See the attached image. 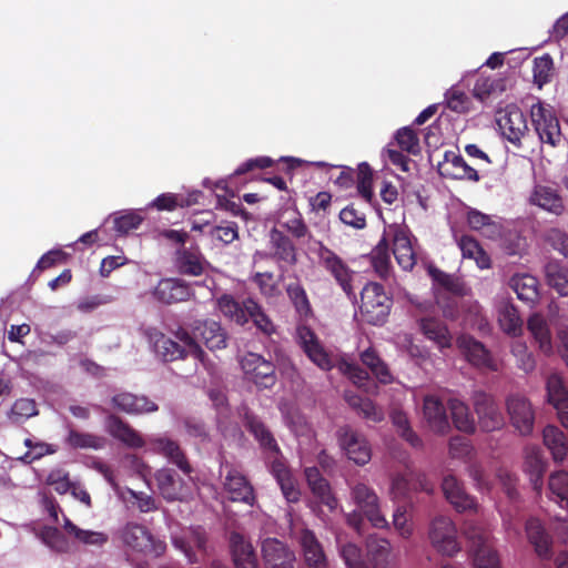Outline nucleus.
Segmentation results:
<instances>
[{"mask_svg":"<svg viewBox=\"0 0 568 568\" xmlns=\"http://www.w3.org/2000/svg\"><path fill=\"white\" fill-rule=\"evenodd\" d=\"M296 338L307 357L321 369L329 371L337 365L338 371L347 375L355 385L365 387L368 379L367 373L344 358L337 361L336 357L328 354L314 332L307 326L301 325L297 327Z\"/></svg>","mask_w":568,"mask_h":568,"instance_id":"1","label":"nucleus"},{"mask_svg":"<svg viewBox=\"0 0 568 568\" xmlns=\"http://www.w3.org/2000/svg\"><path fill=\"white\" fill-rule=\"evenodd\" d=\"M244 418L248 430L254 435L261 447L274 456L271 464V471L277 480L283 496L288 503H295L300 498V491L296 489L294 480L291 476L284 462L277 458L280 453L278 446L268 432V429L253 415H250L247 410L244 412Z\"/></svg>","mask_w":568,"mask_h":568,"instance_id":"2","label":"nucleus"},{"mask_svg":"<svg viewBox=\"0 0 568 568\" xmlns=\"http://www.w3.org/2000/svg\"><path fill=\"white\" fill-rule=\"evenodd\" d=\"M146 337L155 354L163 361H174L189 355L200 361L203 359L202 348L184 328H179L175 333L180 343L170 339L156 328H149Z\"/></svg>","mask_w":568,"mask_h":568,"instance_id":"3","label":"nucleus"},{"mask_svg":"<svg viewBox=\"0 0 568 568\" xmlns=\"http://www.w3.org/2000/svg\"><path fill=\"white\" fill-rule=\"evenodd\" d=\"M385 245H393V254L398 265L404 271L413 270L417 261V240L408 230L407 226L402 224H389L384 229L382 237Z\"/></svg>","mask_w":568,"mask_h":568,"instance_id":"4","label":"nucleus"},{"mask_svg":"<svg viewBox=\"0 0 568 568\" xmlns=\"http://www.w3.org/2000/svg\"><path fill=\"white\" fill-rule=\"evenodd\" d=\"M534 129L541 143L556 148L561 143L562 134L559 120L550 104L537 101L530 106Z\"/></svg>","mask_w":568,"mask_h":568,"instance_id":"5","label":"nucleus"},{"mask_svg":"<svg viewBox=\"0 0 568 568\" xmlns=\"http://www.w3.org/2000/svg\"><path fill=\"white\" fill-rule=\"evenodd\" d=\"M361 312L365 321L373 325L382 324L389 313V298L382 285L368 283L361 293Z\"/></svg>","mask_w":568,"mask_h":568,"instance_id":"6","label":"nucleus"},{"mask_svg":"<svg viewBox=\"0 0 568 568\" xmlns=\"http://www.w3.org/2000/svg\"><path fill=\"white\" fill-rule=\"evenodd\" d=\"M316 254L323 267L335 278L342 290L349 296L355 297L353 280L355 272L352 271L347 264L337 256L332 250L323 245L321 242H315Z\"/></svg>","mask_w":568,"mask_h":568,"instance_id":"7","label":"nucleus"},{"mask_svg":"<svg viewBox=\"0 0 568 568\" xmlns=\"http://www.w3.org/2000/svg\"><path fill=\"white\" fill-rule=\"evenodd\" d=\"M509 420L521 436H529L534 430L535 409L530 400L521 395H510L506 400Z\"/></svg>","mask_w":568,"mask_h":568,"instance_id":"8","label":"nucleus"},{"mask_svg":"<svg viewBox=\"0 0 568 568\" xmlns=\"http://www.w3.org/2000/svg\"><path fill=\"white\" fill-rule=\"evenodd\" d=\"M337 440L348 459L355 464L365 465L371 460L372 449L367 439L349 426L341 427L337 430Z\"/></svg>","mask_w":568,"mask_h":568,"instance_id":"9","label":"nucleus"},{"mask_svg":"<svg viewBox=\"0 0 568 568\" xmlns=\"http://www.w3.org/2000/svg\"><path fill=\"white\" fill-rule=\"evenodd\" d=\"M245 376L260 388H270L276 382L274 365L256 353H247L241 359Z\"/></svg>","mask_w":568,"mask_h":568,"instance_id":"10","label":"nucleus"},{"mask_svg":"<svg viewBox=\"0 0 568 568\" xmlns=\"http://www.w3.org/2000/svg\"><path fill=\"white\" fill-rule=\"evenodd\" d=\"M42 542L55 552H73L84 546H102L106 535H38Z\"/></svg>","mask_w":568,"mask_h":568,"instance_id":"11","label":"nucleus"},{"mask_svg":"<svg viewBox=\"0 0 568 568\" xmlns=\"http://www.w3.org/2000/svg\"><path fill=\"white\" fill-rule=\"evenodd\" d=\"M155 480L160 493L168 500H183L192 494L191 480L181 478L172 469H159Z\"/></svg>","mask_w":568,"mask_h":568,"instance_id":"12","label":"nucleus"},{"mask_svg":"<svg viewBox=\"0 0 568 568\" xmlns=\"http://www.w3.org/2000/svg\"><path fill=\"white\" fill-rule=\"evenodd\" d=\"M497 122L501 134L515 145H519L528 132L526 116L516 105H508Z\"/></svg>","mask_w":568,"mask_h":568,"instance_id":"13","label":"nucleus"},{"mask_svg":"<svg viewBox=\"0 0 568 568\" xmlns=\"http://www.w3.org/2000/svg\"><path fill=\"white\" fill-rule=\"evenodd\" d=\"M474 406L483 430L493 432L504 425V417L491 396L485 393H476Z\"/></svg>","mask_w":568,"mask_h":568,"instance_id":"14","label":"nucleus"},{"mask_svg":"<svg viewBox=\"0 0 568 568\" xmlns=\"http://www.w3.org/2000/svg\"><path fill=\"white\" fill-rule=\"evenodd\" d=\"M352 497L355 504L365 513L374 528H387V521L378 510V498L369 487L364 484L355 485Z\"/></svg>","mask_w":568,"mask_h":568,"instance_id":"15","label":"nucleus"},{"mask_svg":"<svg viewBox=\"0 0 568 568\" xmlns=\"http://www.w3.org/2000/svg\"><path fill=\"white\" fill-rule=\"evenodd\" d=\"M547 402L556 409L564 427L568 429V389L559 374H551L546 379Z\"/></svg>","mask_w":568,"mask_h":568,"instance_id":"16","label":"nucleus"},{"mask_svg":"<svg viewBox=\"0 0 568 568\" xmlns=\"http://www.w3.org/2000/svg\"><path fill=\"white\" fill-rule=\"evenodd\" d=\"M527 201L530 205L537 206L556 216L565 212V204L560 194L556 189L548 185L535 184Z\"/></svg>","mask_w":568,"mask_h":568,"instance_id":"17","label":"nucleus"},{"mask_svg":"<svg viewBox=\"0 0 568 568\" xmlns=\"http://www.w3.org/2000/svg\"><path fill=\"white\" fill-rule=\"evenodd\" d=\"M191 337L199 344L202 342L207 348L221 349L226 346V334L221 324L215 321H197L192 327Z\"/></svg>","mask_w":568,"mask_h":568,"instance_id":"18","label":"nucleus"},{"mask_svg":"<svg viewBox=\"0 0 568 568\" xmlns=\"http://www.w3.org/2000/svg\"><path fill=\"white\" fill-rule=\"evenodd\" d=\"M262 555L266 568H293L294 552L276 538H266L262 542Z\"/></svg>","mask_w":568,"mask_h":568,"instance_id":"19","label":"nucleus"},{"mask_svg":"<svg viewBox=\"0 0 568 568\" xmlns=\"http://www.w3.org/2000/svg\"><path fill=\"white\" fill-rule=\"evenodd\" d=\"M172 544L190 564L202 562L209 554L207 535H172Z\"/></svg>","mask_w":568,"mask_h":568,"instance_id":"20","label":"nucleus"},{"mask_svg":"<svg viewBox=\"0 0 568 568\" xmlns=\"http://www.w3.org/2000/svg\"><path fill=\"white\" fill-rule=\"evenodd\" d=\"M193 295L191 286L179 278H163L153 291V296L161 303L184 302Z\"/></svg>","mask_w":568,"mask_h":568,"instance_id":"21","label":"nucleus"},{"mask_svg":"<svg viewBox=\"0 0 568 568\" xmlns=\"http://www.w3.org/2000/svg\"><path fill=\"white\" fill-rule=\"evenodd\" d=\"M457 344L466 359L474 366L490 371L497 369V364L481 343L470 336L463 335L457 339Z\"/></svg>","mask_w":568,"mask_h":568,"instance_id":"22","label":"nucleus"},{"mask_svg":"<svg viewBox=\"0 0 568 568\" xmlns=\"http://www.w3.org/2000/svg\"><path fill=\"white\" fill-rule=\"evenodd\" d=\"M174 264L179 273L189 276H200L209 266L199 248L186 247L176 251Z\"/></svg>","mask_w":568,"mask_h":568,"instance_id":"23","label":"nucleus"},{"mask_svg":"<svg viewBox=\"0 0 568 568\" xmlns=\"http://www.w3.org/2000/svg\"><path fill=\"white\" fill-rule=\"evenodd\" d=\"M527 328L538 351L545 356H551L555 353V347L546 318L538 313L532 314L527 321Z\"/></svg>","mask_w":568,"mask_h":568,"instance_id":"24","label":"nucleus"},{"mask_svg":"<svg viewBox=\"0 0 568 568\" xmlns=\"http://www.w3.org/2000/svg\"><path fill=\"white\" fill-rule=\"evenodd\" d=\"M224 489L233 501L252 505L254 501L253 488L246 478L235 468H230L224 480Z\"/></svg>","mask_w":568,"mask_h":568,"instance_id":"25","label":"nucleus"},{"mask_svg":"<svg viewBox=\"0 0 568 568\" xmlns=\"http://www.w3.org/2000/svg\"><path fill=\"white\" fill-rule=\"evenodd\" d=\"M114 408L130 415L148 414L158 410V405L145 396L122 392L112 397Z\"/></svg>","mask_w":568,"mask_h":568,"instance_id":"26","label":"nucleus"},{"mask_svg":"<svg viewBox=\"0 0 568 568\" xmlns=\"http://www.w3.org/2000/svg\"><path fill=\"white\" fill-rule=\"evenodd\" d=\"M495 310L498 325L504 333L511 336H517L521 333L523 322L517 310L508 298H498L495 303Z\"/></svg>","mask_w":568,"mask_h":568,"instance_id":"27","label":"nucleus"},{"mask_svg":"<svg viewBox=\"0 0 568 568\" xmlns=\"http://www.w3.org/2000/svg\"><path fill=\"white\" fill-rule=\"evenodd\" d=\"M442 175L455 180L479 181V174L476 169L470 166L463 156L455 153H446L445 160L440 165Z\"/></svg>","mask_w":568,"mask_h":568,"instance_id":"28","label":"nucleus"},{"mask_svg":"<svg viewBox=\"0 0 568 568\" xmlns=\"http://www.w3.org/2000/svg\"><path fill=\"white\" fill-rule=\"evenodd\" d=\"M150 444L154 453L166 457L171 463L175 464L185 475H190L192 469L186 462L184 454L176 442L165 436H155L150 438Z\"/></svg>","mask_w":568,"mask_h":568,"instance_id":"29","label":"nucleus"},{"mask_svg":"<svg viewBox=\"0 0 568 568\" xmlns=\"http://www.w3.org/2000/svg\"><path fill=\"white\" fill-rule=\"evenodd\" d=\"M105 428L113 438L130 448H142L145 445L142 435L116 416L108 417Z\"/></svg>","mask_w":568,"mask_h":568,"instance_id":"30","label":"nucleus"},{"mask_svg":"<svg viewBox=\"0 0 568 568\" xmlns=\"http://www.w3.org/2000/svg\"><path fill=\"white\" fill-rule=\"evenodd\" d=\"M230 548L236 568H258L254 547L245 535H231Z\"/></svg>","mask_w":568,"mask_h":568,"instance_id":"31","label":"nucleus"},{"mask_svg":"<svg viewBox=\"0 0 568 568\" xmlns=\"http://www.w3.org/2000/svg\"><path fill=\"white\" fill-rule=\"evenodd\" d=\"M419 329L423 335L432 341L440 352L450 348L453 345V336L448 327L437 318L423 317L419 320Z\"/></svg>","mask_w":568,"mask_h":568,"instance_id":"32","label":"nucleus"},{"mask_svg":"<svg viewBox=\"0 0 568 568\" xmlns=\"http://www.w3.org/2000/svg\"><path fill=\"white\" fill-rule=\"evenodd\" d=\"M475 568H500L499 558L488 544L486 535H469Z\"/></svg>","mask_w":568,"mask_h":568,"instance_id":"33","label":"nucleus"},{"mask_svg":"<svg viewBox=\"0 0 568 568\" xmlns=\"http://www.w3.org/2000/svg\"><path fill=\"white\" fill-rule=\"evenodd\" d=\"M423 413L433 432L444 434L449 428L445 407L436 396L427 395L424 398Z\"/></svg>","mask_w":568,"mask_h":568,"instance_id":"34","label":"nucleus"},{"mask_svg":"<svg viewBox=\"0 0 568 568\" xmlns=\"http://www.w3.org/2000/svg\"><path fill=\"white\" fill-rule=\"evenodd\" d=\"M160 535H123L124 544L136 552L159 557L164 554L166 545Z\"/></svg>","mask_w":568,"mask_h":568,"instance_id":"35","label":"nucleus"},{"mask_svg":"<svg viewBox=\"0 0 568 568\" xmlns=\"http://www.w3.org/2000/svg\"><path fill=\"white\" fill-rule=\"evenodd\" d=\"M285 424L296 437L301 449L313 442V429L305 417L297 409H283Z\"/></svg>","mask_w":568,"mask_h":568,"instance_id":"36","label":"nucleus"},{"mask_svg":"<svg viewBox=\"0 0 568 568\" xmlns=\"http://www.w3.org/2000/svg\"><path fill=\"white\" fill-rule=\"evenodd\" d=\"M305 476L312 493L318 501L326 506L329 511L335 510L337 501L334 496H332L329 486L321 476L318 469L316 467H308L305 469Z\"/></svg>","mask_w":568,"mask_h":568,"instance_id":"37","label":"nucleus"},{"mask_svg":"<svg viewBox=\"0 0 568 568\" xmlns=\"http://www.w3.org/2000/svg\"><path fill=\"white\" fill-rule=\"evenodd\" d=\"M508 81L500 74L484 75L480 74L474 85L473 94L480 101L491 97H497L506 91Z\"/></svg>","mask_w":568,"mask_h":568,"instance_id":"38","label":"nucleus"},{"mask_svg":"<svg viewBox=\"0 0 568 568\" xmlns=\"http://www.w3.org/2000/svg\"><path fill=\"white\" fill-rule=\"evenodd\" d=\"M272 256L286 264L296 262V251L292 241L277 229H272L268 234Z\"/></svg>","mask_w":568,"mask_h":568,"instance_id":"39","label":"nucleus"},{"mask_svg":"<svg viewBox=\"0 0 568 568\" xmlns=\"http://www.w3.org/2000/svg\"><path fill=\"white\" fill-rule=\"evenodd\" d=\"M443 491L447 500L458 510L464 511L475 506V500L465 493L454 476H446L443 480Z\"/></svg>","mask_w":568,"mask_h":568,"instance_id":"40","label":"nucleus"},{"mask_svg":"<svg viewBox=\"0 0 568 568\" xmlns=\"http://www.w3.org/2000/svg\"><path fill=\"white\" fill-rule=\"evenodd\" d=\"M544 445L550 452L555 462H562L568 453V437L554 425H548L542 430Z\"/></svg>","mask_w":568,"mask_h":568,"instance_id":"41","label":"nucleus"},{"mask_svg":"<svg viewBox=\"0 0 568 568\" xmlns=\"http://www.w3.org/2000/svg\"><path fill=\"white\" fill-rule=\"evenodd\" d=\"M546 463L538 447H527L525 450L524 470L529 476L530 481L536 490L542 485V475L545 473Z\"/></svg>","mask_w":568,"mask_h":568,"instance_id":"42","label":"nucleus"},{"mask_svg":"<svg viewBox=\"0 0 568 568\" xmlns=\"http://www.w3.org/2000/svg\"><path fill=\"white\" fill-rule=\"evenodd\" d=\"M366 546L373 568H389L390 544L387 539L377 538V535H369Z\"/></svg>","mask_w":568,"mask_h":568,"instance_id":"43","label":"nucleus"},{"mask_svg":"<svg viewBox=\"0 0 568 568\" xmlns=\"http://www.w3.org/2000/svg\"><path fill=\"white\" fill-rule=\"evenodd\" d=\"M301 546L305 562L312 568H327L326 556L316 535H301Z\"/></svg>","mask_w":568,"mask_h":568,"instance_id":"44","label":"nucleus"},{"mask_svg":"<svg viewBox=\"0 0 568 568\" xmlns=\"http://www.w3.org/2000/svg\"><path fill=\"white\" fill-rule=\"evenodd\" d=\"M422 489L427 493L433 491V487L425 479L417 478L413 474L396 476L392 484V495L394 498H405L410 490Z\"/></svg>","mask_w":568,"mask_h":568,"instance_id":"45","label":"nucleus"},{"mask_svg":"<svg viewBox=\"0 0 568 568\" xmlns=\"http://www.w3.org/2000/svg\"><path fill=\"white\" fill-rule=\"evenodd\" d=\"M509 286L521 301L534 302L538 296V280L530 274L514 275Z\"/></svg>","mask_w":568,"mask_h":568,"instance_id":"46","label":"nucleus"},{"mask_svg":"<svg viewBox=\"0 0 568 568\" xmlns=\"http://www.w3.org/2000/svg\"><path fill=\"white\" fill-rule=\"evenodd\" d=\"M219 311L239 325L247 323L246 301L240 304L233 296L224 294L216 302Z\"/></svg>","mask_w":568,"mask_h":568,"instance_id":"47","label":"nucleus"},{"mask_svg":"<svg viewBox=\"0 0 568 568\" xmlns=\"http://www.w3.org/2000/svg\"><path fill=\"white\" fill-rule=\"evenodd\" d=\"M192 230L201 231L205 234H209L213 242L223 245L231 244L239 236L237 226L235 223H226L217 226H211L209 224H194Z\"/></svg>","mask_w":568,"mask_h":568,"instance_id":"48","label":"nucleus"},{"mask_svg":"<svg viewBox=\"0 0 568 568\" xmlns=\"http://www.w3.org/2000/svg\"><path fill=\"white\" fill-rule=\"evenodd\" d=\"M546 280L561 296H568V268L558 262H549L545 267Z\"/></svg>","mask_w":568,"mask_h":568,"instance_id":"49","label":"nucleus"},{"mask_svg":"<svg viewBox=\"0 0 568 568\" xmlns=\"http://www.w3.org/2000/svg\"><path fill=\"white\" fill-rule=\"evenodd\" d=\"M462 254L466 258L475 260L480 268H488L490 258L488 254L479 246L478 242L470 236H462L457 240Z\"/></svg>","mask_w":568,"mask_h":568,"instance_id":"50","label":"nucleus"},{"mask_svg":"<svg viewBox=\"0 0 568 568\" xmlns=\"http://www.w3.org/2000/svg\"><path fill=\"white\" fill-rule=\"evenodd\" d=\"M347 403L355 408L364 418L379 423L384 419L385 414L381 407H377L371 399L362 398L357 395L346 394Z\"/></svg>","mask_w":568,"mask_h":568,"instance_id":"51","label":"nucleus"},{"mask_svg":"<svg viewBox=\"0 0 568 568\" xmlns=\"http://www.w3.org/2000/svg\"><path fill=\"white\" fill-rule=\"evenodd\" d=\"M361 359L365 366H367L374 376L383 384L393 382V375L389 372L387 365L378 357L373 349H366L361 354Z\"/></svg>","mask_w":568,"mask_h":568,"instance_id":"52","label":"nucleus"},{"mask_svg":"<svg viewBox=\"0 0 568 568\" xmlns=\"http://www.w3.org/2000/svg\"><path fill=\"white\" fill-rule=\"evenodd\" d=\"M449 409L457 429L465 433L474 432L475 420L470 415L468 407L462 400L456 398L450 399Z\"/></svg>","mask_w":568,"mask_h":568,"instance_id":"53","label":"nucleus"},{"mask_svg":"<svg viewBox=\"0 0 568 568\" xmlns=\"http://www.w3.org/2000/svg\"><path fill=\"white\" fill-rule=\"evenodd\" d=\"M548 486L551 498L562 508H568V473L560 470L551 474Z\"/></svg>","mask_w":568,"mask_h":568,"instance_id":"54","label":"nucleus"},{"mask_svg":"<svg viewBox=\"0 0 568 568\" xmlns=\"http://www.w3.org/2000/svg\"><path fill=\"white\" fill-rule=\"evenodd\" d=\"M278 223L296 239L305 237L308 234V229L305 225L301 213L294 209H286L281 214Z\"/></svg>","mask_w":568,"mask_h":568,"instance_id":"55","label":"nucleus"},{"mask_svg":"<svg viewBox=\"0 0 568 568\" xmlns=\"http://www.w3.org/2000/svg\"><path fill=\"white\" fill-rule=\"evenodd\" d=\"M67 444L72 448H91L97 450L104 447L105 439L93 434L70 430L67 437Z\"/></svg>","mask_w":568,"mask_h":568,"instance_id":"56","label":"nucleus"},{"mask_svg":"<svg viewBox=\"0 0 568 568\" xmlns=\"http://www.w3.org/2000/svg\"><path fill=\"white\" fill-rule=\"evenodd\" d=\"M372 264L375 272L383 278H387L392 272L390 257L388 247L385 241L381 240L379 243L372 252Z\"/></svg>","mask_w":568,"mask_h":568,"instance_id":"57","label":"nucleus"},{"mask_svg":"<svg viewBox=\"0 0 568 568\" xmlns=\"http://www.w3.org/2000/svg\"><path fill=\"white\" fill-rule=\"evenodd\" d=\"M37 414V404L33 399L20 398L13 403L8 417L12 423L20 424Z\"/></svg>","mask_w":568,"mask_h":568,"instance_id":"58","label":"nucleus"},{"mask_svg":"<svg viewBox=\"0 0 568 568\" xmlns=\"http://www.w3.org/2000/svg\"><path fill=\"white\" fill-rule=\"evenodd\" d=\"M390 419H392V423H393L394 427L396 428L397 433L406 442H408L412 446H418L419 445V438L412 430L408 417H407V415L404 412H402L399 409H394L390 413Z\"/></svg>","mask_w":568,"mask_h":568,"instance_id":"59","label":"nucleus"},{"mask_svg":"<svg viewBox=\"0 0 568 568\" xmlns=\"http://www.w3.org/2000/svg\"><path fill=\"white\" fill-rule=\"evenodd\" d=\"M428 274L433 278L435 287L443 288L453 294H460L463 292V285L456 277L448 275L434 266L428 267Z\"/></svg>","mask_w":568,"mask_h":568,"instance_id":"60","label":"nucleus"},{"mask_svg":"<svg viewBox=\"0 0 568 568\" xmlns=\"http://www.w3.org/2000/svg\"><path fill=\"white\" fill-rule=\"evenodd\" d=\"M24 446L29 449L20 459L30 464L45 455H52L57 452V446L44 442H33L31 438L24 439Z\"/></svg>","mask_w":568,"mask_h":568,"instance_id":"61","label":"nucleus"},{"mask_svg":"<svg viewBox=\"0 0 568 568\" xmlns=\"http://www.w3.org/2000/svg\"><path fill=\"white\" fill-rule=\"evenodd\" d=\"M247 321L252 320L255 326L265 334L274 332V325L262 311L260 305L252 298L246 300Z\"/></svg>","mask_w":568,"mask_h":568,"instance_id":"62","label":"nucleus"},{"mask_svg":"<svg viewBox=\"0 0 568 568\" xmlns=\"http://www.w3.org/2000/svg\"><path fill=\"white\" fill-rule=\"evenodd\" d=\"M511 354L515 356L517 361L518 367L526 372L530 373L536 367V361L532 353L528 349V346L525 342L516 341L511 344L510 347Z\"/></svg>","mask_w":568,"mask_h":568,"instance_id":"63","label":"nucleus"},{"mask_svg":"<svg viewBox=\"0 0 568 568\" xmlns=\"http://www.w3.org/2000/svg\"><path fill=\"white\" fill-rule=\"evenodd\" d=\"M143 216L138 211H126L113 217L114 229L120 234H126L139 227Z\"/></svg>","mask_w":568,"mask_h":568,"instance_id":"64","label":"nucleus"}]
</instances>
